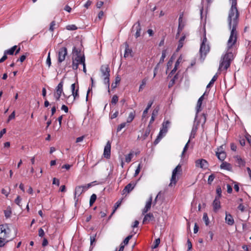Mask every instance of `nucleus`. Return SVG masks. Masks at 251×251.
Segmentation results:
<instances>
[{"label":"nucleus","mask_w":251,"mask_h":251,"mask_svg":"<svg viewBox=\"0 0 251 251\" xmlns=\"http://www.w3.org/2000/svg\"><path fill=\"white\" fill-rule=\"evenodd\" d=\"M231 6L229 11L227 21L228 27L231 30L229 38L227 41V48H231L236 42L239 13L237 8V0H230Z\"/></svg>","instance_id":"nucleus-1"},{"label":"nucleus","mask_w":251,"mask_h":251,"mask_svg":"<svg viewBox=\"0 0 251 251\" xmlns=\"http://www.w3.org/2000/svg\"><path fill=\"white\" fill-rule=\"evenodd\" d=\"M233 59V54L231 52L226 53L222 58L219 65V69H222L223 68L225 70H227L229 67L231 61Z\"/></svg>","instance_id":"nucleus-2"},{"label":"nucleus","mask_w":251,"mask_h":251,"mask_svg":"<svg viewBox=\"0 0 251 251\" xmlns=\"http://www.w3.org/2000/svg\"><path fill=\"white\" fill-rule=\"evenodd\" d=\"M91 183H89L85 185L77 186L75 188L74 193V200L75 201V205H76L77 202L78 201V197L81 195V194H82L88 188H89L91 186Z\"/></svg>","instance_id":"nucleus-3"},{"label":"nucleus","mask_w":251,"mask_h":251,"mask_svg":"<svg viewBox=\"0 0 251 251\" xmlns=\"http://www.w3.org/2000/svg\"><path fill=\"white\" fill-rule=\"evenodd\" d=\"M100 72L102 73V76L103 77V82L109 88V76L110 68L107 65H103L101 66Z\"/></svg>","instance_id":"nucleus-4"},{"label":"nucleus","mask_w":251,"mask_h":251,"mask_svg":"<svg viewBox=\"0 0 251 251\" xmlns=\"http://www.w3.org/2000/svg\"><path fill=\"white\" fill-rule=\"evenodd\" d=\"M72 59V68L74 70H76L78 69V65L84 64L85 61L84 54L82 55V56H73Z\"/></svg>","instance_id":"nucleus-5"},{"label":"nucleus","mask_w":251,"mask_h":251,"mask_svg":"<svg viewBox=\"0 0 251 251\" xmlns=\"http://www.w3.org/2000/svg\"><path fill=\"white\" fill-rule=\"evenodd\" d=\"M67 53V49L66 47H62L59 49L57 57V61L58 63H61L65 60Z\"/></svg>","instance_id":"nucleus-6"},{"label":"nucleus","mask_w":251,"mask_h":251,"mask_svg":"<svg viewBox=\"0 0 251 251\" xmlns=\"http://www.w3.org/2000/svg\"><path fill=\"white\" fill-rule=\"evenodd\" d=\"M11 231L7 224H3L0 225V236H3L4 238H8Z\"/></svg>","instance_id":"nucleus-7"},{"label":"nucleus","mask_w":251,"mask_h":251,"mask_svg":"<svg viewBox=\"0 0 251 251\" xmlns=\"http://www.w3.org/2000/svg\"><path fill=\"white\" fill-rule=\"evenodd\" d=\"M209 50L210 47L208 44L204 45V43H201L200 49L201 57L204 59L207 53L209 51Z\"/></svg>","instance_id":"nucleus-8"},{"label":"nucleus","mask_w":251,"mask_h":251,"mask_svg":"<svg viewBox=\"0 0 251 251\" xmlns=\"http://www.w3.org/2000/svg\"><path fill=\"white\" fill-rule=\"evenodd\" d=\"M181 171V166L180 164H178L173 171L170 185L173 184L174 185L176 184V175L178 173H180Z\"/></svg>","instance_id":"nucleus-9"},{"label":"nucleus","mask_w":251,"mask_h":251,"mask_svg":"<svg viewBox=\"0 0 251 251\" xmlns=\"http://www.w3.org/2000/svg\"><path fill=\"white\" fill-rule=\"evenodd\" d=\"M223 146H221L217 148V151H216V154L218 158L221 160L223 161L226 157V153L223 150Z\"/></svg>","instance_id":"nucleus-10"},{"label":"nucleus","mask_w":251,"mask_h":251,"mask_svg":"<svg viewBox=\"0 0 251 251\" xmlns=\"http://www.w3.org/2000/svg\"><path fill=\"white\" fill-rule=\"evenodd\" d=\"M196 166L202 169H206L208 168V164L206 160L203 159L197 160L195 162Z\"/></svg>","instance_id":"nucleus-11"},{"label":"nucleus","mask_w":251,"mask_h":251,"mask_svg":"<svg viewBox=\"0 0 251 251\" xmlns=\"http://www.w3.org/2000/svg\"><path fill=\"white\" fill-rule=\"evenodd\" d=\"M111 154V143L108 141L104 149L103 156L106 158H109Z\"/></svg>","instance_id":"nucleus-12"},{"label":"nucleus","mask_w":251,"mask_h":251,"mask_svg":"<svg viewBox=\"0 0 251 251\" xmlns=\"http://www.w3.org/2000/svg\"><path fill=\"white\" fill-rule=\"evenodd\" d=\"M135 30L136 32L135 34V38H137L141 35V27L139 21L136 22L132 27V31Z\"/></svg>","instance_id":"nucleus-13"},{"label":"nucleus","mask_w":251,"mask_h":251,"mask_svg":"<svg viewBox=\"0 0 251 251\" xmlns=\"http://www.w3.org/2000/svg\"><path fill=\"white\" fill-rule=\"evenodd\" d=\"M206 93L205 92L198 100L197 106H196V115L195 117V119L197 118L198 113L201 111V106L202 104V102L204 99V96L205 95Z\"/></svg>","instance_id":"nucleus-14"},{"label":"nucleus","mask_w":251,"mask_h":251,"mask_svg":"<svg viewBox=\"0 0 251 251\" xmlns=\"http://www.w3.org/2000/svg\"><path fill=\"white\" fill-rule=\"evenodd\" d=\"M170 124V122L169 121H167L164 122L162 124V126L161 129L160 130L159 134L163 136L165 135L168 131V128Z\"/></svg>","instance_id":"nucleus-15"},{"label":"nucleus","mask_w":251,"mask_h":251,"mask_svg":"<svg viewBox=\"0 0 251 251\" xmlns=\"http://www.w3.org/2000/svg\"><path fill=\"white\" fill-rule=\"evenodd\" d=\"M235 162L239 167H244L246 164V161L240 156L237 155L234 157Z\"/></svg>","instance_id":"nucleus-16"},{"label":"nucleus","mask_w":251,"mask_h":251,"mask_svg":"<svg viewBox=\"0 0 251 251\" xmlns=\"http://www.w3.org/2000/svg\"><path fill=\"white\" fill-rule=\"evenodd\" d=\"M152 196H151L150 198H149V200L148 201H147L146 205L142 210V214L143 215H144L145 213H146L151 209V203H152Z\"/></svg>","instance_id":"nucleus-17"},{"label":"nucleus","mask_w":251,"mask_h":251,"mask_svg":"<svg viewBox=\"0 0 251 251\" xmlns=\"http://www.w3.org/2000/svg\"><path fill=\"white\" fill-rule=\"evenodd\" d=\"M213 210L215 212H216L221 208V204L220 201V199L217 197H215V200L213 202Z\"/></svg>","instance_id":"nucleus-18"},{"label":"nucleus","mask_w":251,"mask_h":251,"mask_svg":"<svg viewBox=\"0 0 251 251\" xmlns=\"http://www.w3.org/2000/svg\"><path fill=\"white\" fill-rule=\"evenodd\" d=\"M226 222L229 226H232L234 223V220L230 214L226 213V218H225Z\"/></svg>","instance_id":"nucleus-19"},{"label":"nucleus","mask_w":251,"mask_h":251,"mask_svg":"<svg viewBox=\"0 0 251 251\" xmlns=\"http://www.w3.org/2000/svg\"><path fill=\"white\" fill-rule=\"evenodd\" d=\"M195 120H196V119H195ZM195 122H196V121H195V123H194V124L193 126L192 127V131H191V134L190 135V137H189V139L190 140L195 138V134H196V133L197 132V131L198 130V123H197V124H195Z\"/></svg>","instance_id":"nucleus-20"},{"label":"nucleus","mask_w":251,"mask_h":251,"mask_svg":"<svg viewBox=\"0 0 251 251\" xmlns=\"http://www.w3.org/2000/svg\"><path fill=\"white\" fill-rule=\"evenodd\" d=\"M154 217L152 213H150L148 214H147L145 215V217L144 218L143 223V224H147L150 221L153 220Z\"/></svg>","instance_id":"nucleus-21"},{"label":"nucleus","mask_w":251,"mask_h":251,"mask_svg":"<svg viewBox=\"0 0 251 251\" xmlns=\"http://www.w3.org/2000/svg\"><path fill=\"white\" fill-rule=\"evenodd\" d=\"M135 186V184L134 183H129L128 184L124 189L123 192V194H125V193H129L131 192L133 189L134 188Z\"/></svg>","instance_id":"nucleus-22"},{"label":"nucleus","mask_w":251,"mask_h":251,"mask_svg":"<svg viewBox=\"0 0 251 251\" xmlns=\"http://www.w3.org/2000/svg\"><path fill=\"white\" fill-rule=\"evenodd\" d=\"M63 81H61L58 84L57 87L56 88V93L58 94V95L61 96L62 93H63Z\"/></svg>","instance_id":"nucleus-23"},{"label":"nucleus","mask_w":251,"mask_h":251,"mask_svg":"<svg viewBox=\"0 0 251 251\" xmlns=\"http://www.w3.org/2000/svg\"><path fill=\"white\" fill-rule=\"evenodd\" d=\"M125 46L126 48L125 50L124 57L126 58L129 56H132V50L129 48L128 45L126 43Z\"/></svg>","instance_id":"nucleus-24"},{"label":"nucleus","mask_w":251,"mask_h":251,"mask_svg":"<svg viewBox=\"0 0 251 251\" xmlns=\"http://www.w3.org/2000/svg\"><path fill=\"white\" fill-rule=\"evenodd\" d=\"M220 168L223 169L230 170L231 167L229 163L224 162L221 164Z\"/></svg>","instance_id":"nucleus-25"},{"label":"nucleus","mask_w":251,"mask_h":251,"mask_svg":"<svg viewBox=\"0 0 251 251\" xmlns=\"http://www.w3.org/2000/svg\"><path fill=\"white\" fill-rule=\"evenodd\" d=\"M135 116V111L131 112L129 114V115H128V117L127 118V120H126L127 123H131L133 120V119H134Z\"/></svg>","instance_id":"nucleus-26"},{"label":"nucleus","mask_w":251,"mask_h":251,"mask_svg":"<svg viewBox=\"0 0 251 251\" xmlns=\"http://www.w3.org/2000/svg\"><path fill=\"white\" fill-rule=\"evenodd\" d=\"M78 90H79V87L78 86L76 88L75 91L73 92L72 93V95L73 96L74 99L71 102V103H72L74 100H78L79 98V96L78 94Z\"/></svg>","instance_id":"nucleus-27"},{"label":"nucleus","mask_w":251,"mask_h":251,"mask_svg":"<svg viewBox=\"0 0 251 251\" xmlns=\"http://www.w3.org/2000/svg\"><path fill=\"white\" fill-rule=\"evenodd\" d=\"M4 213L6 218L10 217L12 213V210L10 206L7 207L6 209L4 211Z\"/></svg>","instance_id":"nucleus-28"},{"label":"nucleus","mask_w":251,"mask_h":251,"mask_svg":"<svg viewBox=\"0 0 251 251\" xmlns=\"http://www.w3.org/2000/svg\"><path fill=\"white\" fill-rule=\"evenodd\" d=\"M81 50L77 49L75 47H74L73 49V53L75 56H82V55L80 54Z\"/></svg>","instance_id":"nucleus-29"},{"label":"nucleus","mask_w":251,"mask_h":251,"mask_svg":"<svg viewBox=\"0 0 251 251\" xmlns=\"http://www.w3.org/2000/svg\"><path fill=\"white\" fill-rule=\"evenodd\" d=\"M16 48L17 46H14L10 49L5 50L4 53L6 54L13 55Z\"/></svg>","instance_id":"nucleus-30"},{"label":"nucleus","mask_w":251,"mask_h":251,"mask_svg":"<svg viewBox=\"0 0 251 251\" xmlns=\"http://www.w3.org/2000/svg\"><path fill=\"white\" fill-rule=\"evenodd\" d=\"M185 39V36L183 35L179 39V42H178V45L177 46V50H180L183 47V43H184V41Z\"/></svg>","instance_id":"nucleus-31"},{"label":"nucleus","mask_w":251,"mask_h":251,"mask_svg":"<svg viewBox=\"0 0 251 251\" xmlns=\"http://www.w3.org/2000/svg\"><path fill=\"white\" fill-rule=\"evenodd\" d=\"M97 199V195L95 194H93L91 195L90 199L89 204L90 206H91L95 202Z\"/></svg>","instance_id":"nucleus-32"},{"label":"nucleus","mask_w":251,"mask_h":251,"mask_svg":"<svg viewBox=\"0 0 251 251\" xmlns=\"http://www.w3.org/2000/svg\"><path fill=\"white\" fill-rule=\"evenodd\" d=\"M217 76L216 75H214L209 83L207 85L206 88L208 89L210 88L214 84V82L217 80Z\"/></svg>","instance_id":"nucleus-33"},{"label":"nucleus","mask_w":251,"mask_h":251,"mask_svg":"<svg viewBox=\"0 0 251 251\" xmlns=\"http://www.w3.org/2000/svg\"><path fill=\"white\" fill-rule=\"evenodd\" d=\"M7 238H4L3 236H0V248L3 247L6 243L8 242V241H6Z\"/></svg>","instance_id":"nucleus-34"},{"label":"nucleus","mask_w":251,"mask_h":251,"mask_svg":"<svg viewBox=\"0 0 251 251\" xmlns=\"http://www.w3.org/2000/svg\"><path fill=\"white\" fill-rule=\"evenodd\" d=\"M133 156V152H130L127 155H126V158H125L126 162L127 163L130 162L131 160V159H132Z\"/></svg>","instance_id":"nucleus-35"},{"label":"nucleus","mask_w":251,"mask_h":251,"mask_svg":"<svg viewBox=\"0 0 251 251\" xmlns=\"http://www.w3.org/2000/svg\"><path fill=\"white\" fill-rule=\"evenodd\" d=\"M206 120V115L204 114H202V115L201 116V119L200 120V122H198L197 123L199 124V123H201L202 126H203L205 124Z\"/></svg>","instance_id":"nucleus-36"},{"label":"nucleus","mask_w":251,"mask_h":251,"mask_svg":"<svg viewBox=\"0 0 251 251\" xmlns=\"http://www.w3.org/2000/svg\"><path fill=\"white\" fill-rule=\"evenodd\" d=\"M215 177V176L214 174H211L208 178L207 182L208 184H211L212 182H213V180L214 179Z\"/></svg>","instance_id":"nucleus-37"},{"label":"nucleus","mask_w":251,"mask_h":251,"mask_svg":"<svg viewBox=\"0 0 251 251\" xmlns=\"http://www.w3.org/2000/svg\"><path fill=\"white\" fill-rule=\"evenodd\" d=\"M203 220L205 222V224L206 226H208L209 225V218H208L207 213H204L203 214Z\"/></svg>","instance_id":"nucleus-38"},{"label":"nucleus","mask_w":251,"mask_h":251,"mask_svg":"<svg viewBox=\"0 0 251 251\" xmlns=\"http://www.w3.org/2000/svg\"><path fill=\"white\" fill-rule=\"evenodd\" d=\"M147 80L148 79L146 78H145L142 80L141 84L139 87V91H141L143 89V87L146 85L147 82Z\"/></svg>","instance_id":"nucleus-39"},{"label":"nucleus","mask_w":251,"mask_h":251,"mask_svg":"<svg viewBox=\"0 0 251 251\" xmlns=\"http://www.w3.org/2000/svg\"><path fill=\"white\" fill-rule=\"evenodd\" d=\"M160 243V238H157L155 239V240L154 242L153 245L152 246V249H156L158 247V245H159Z\"/></svg>","instance_id":"nucleus-40"},{"label":"nucleus","mask_w":251,"mask_h":251,"mask_svg":"<svg viewBox=\"0 0 251 251\" xmlns=\"http://www.w3.org/2000/svg\"><path fill=\"white\" fill-rule=\"evenodd\" d=\"M177 78V75H175V76L171 80V81H170L169 82V85H168V87L169 88H171V87H172L174 84L175 83V80H176V79Z\"/></svg>","instance_id":"nucleus-41"},{"label":"nucleus","mask_w":251,"mask_h":251,"mask_svg":"<svg viewBox=\"0 0 251 251\" xmlns=\"http://www.w3.org/2000/svg\"><path fill=\"white\" fill-rule=\"evenodd\" d=\"M166 50H163L162 51V55L160 59L159 62L158 64L159 63H162L164 62V59L166 57Z\"/></svg>","instance_id":"nucleus-42"},{"label":"nucleus","mask_w":251,"mask_h":251,"mask_svg":"<svg viewBox=\"0 0 251 251\" xmlns=\"http://www.w3.org/2000/svg\"><path fill=\"white\" fill-rule=\"evenodd\" d=\"M56 25V23L54 21H53L51 22L50 24V26L49 28V30L50 31L53 32L55 29V26Z\"/></svg>","instance_id":"nucleus-43"},{"label":"nucleus","mask_w":251,"mask_h":251,"mask_svg":"<svg viewBox=\"0 0 251 251\" xmlns=\"http://www.w3.org/2000/svg\"><path fill=\"white\" fill-rule=\"evenodd\" d=\"M216 193L217 194V196H216V197L218 198V199H220L222 195V189L220 186H218L216 189Z\"/></svg>","instance_id":"nucleus-44"},{"label":"nucleus","mask_w":251,"mask_h":251,"mask_svg":"<svg viewBox=\"0 0 251 251\" xmlns=\"http://www.w3.org/2000/svg\"><path fill=\"white\" fill-rule=\"evenodd\" d=\"M132 235H129L128 236H127L122 243L124 245H127L128 243L129 240L132 238Z\"/></svg>","instance_id":"nucleus-45"},{"label":"nucleus","mask_w":251,"mask_h":251,"mask_svg":"<svg viewBox=\"0 0 251 251\" xmlns=\"http://www.w3.org/2000/svg\"><path fill=\"white\" fill-rule=\"evenodd\" d=\"M126 123H123L121 124L117 128V132L120 131L123 128L126 126Z\"/></svg>","instance_id":"nucleus-46"},{"label":"nucleus","mask_w":251,"mask_h":251,"mask_svg":"<svg viewBox=\"0 0 251 251\" xmlns=\"http://www.w3.org/2000/svg\"><path fill=\"white\" fill-rule=\"evenodd\" d=\"M50 53L49 52L48 54V57L46 60V64L48 65V66L50 67L51 65V58L50 57Z\"/></svg>","instance_id":"nucleus-47"},{"label":"nucleus","mask_w":251,"mask_h":251,"mask_svg":"<svg viewBox=\"0 0 251 251\" xmlns=\"http://www.w3.org/2000/svg\"><path fill=\"white\" fill-rule=\"evenodd\" d=\"M118 101V97L117 95H114L111 100V103L113 104H115Z\"/></svg>","instance_id":"nucleus-48"},{"label":"nucleus","mask_w":251,"mask_h":251,"mask_svg":"<svg viewBox=\"0 0 251 251\" xmlns=\"http://www.w3.org/2000/svg\"><path fill=\"white\" fill-rule=\"evenodd\" d=\"M150 129L149 128H147L145 131V133L143 134V136L142 137L143 140H145L150 134Z\"/></svg>","instance_id":"nucleus-49"},{"label":"nucleus","mask_w":251,"mask_h":251,"mask_svg":"<svg viewBox=\"0 0 251 251\" xmlns=\"http://www.w3.org/2000/svg\"><path fill=\"white\" fill-rule=\"evenodd\" d=\"M190 142V140L189 139L188 141L187 142V143L186 144V145H185L184 148H183V151H182V154L181 155L183 156L184 154V153L187 150L188 148V145L189 144Z\"/></svg>","instance_id":"nucleus-50"},{"label":"nucleus","mask_w":251,"mask_h":251,"mask_svg":"<svg viewBox=\"0 0 251 251\" xmlns=\"http://www.w3.org/2000/svg\"><path fill=\"white\" fill-rule=\"evenodd\" d=\"M21 198L20 196H17V198L15 200V202L19 205L20 207H22V205H21Z\"/></svg>","instance_id":"nucleus-51"},{"label":"nucleus","mask_w":251,"mask_h":251,"mask_svg":"<svg viewBox=\"0 0 251 251\" xmlns=\"http://www.w3.org/2000/svg\"><path fill=\"white\" fill-rule=\"evenodd\" d=\"M15 117V112L14 111L8 117L7 122H9L10 120L14 119Z\"/></svg>","instance_id":"nucleus-52"},{"label":"nucleus","mask_w":251,"mask_h":251,"mask_svg":"<svg viewBox=\"0 0 251 251\" xmlns=\"http://www.w3.org/2000/svg\"><path fill=\"white\" fill-rule=\"evenodd\" d=\"M38 235L41 237H43L44 236L45 232H44V230L42 228H40L39 229V230H38Z\"/></svg>","instance_id":"nucleus-53"},{"label":"nucleus","mask_w":251,"mask_h":251,"mask_svg":"<svg viewBox=\"0 0 251 251\" xmlns=\"http://www.w3.org/2000/svg\"><path fill=\"white\" fill-rule=\"evenodd\" d=\"M163 136H162V135H160L159 133L158 134V135L157 136L156 139H155V140L154 141V144H157L158 143V142L160 141V140H161V139L163 137Z\"/></svg>","instance_id":"nucleus-54"},{"label":"nucleus","mask_w":251,"mask_h":251,"mask_svg":"<svg viewBox=\"0 0 251 251\" xmlns=\"http://www.w3.org/2000/svg\"><path fill=\"white\" fill-rule=\"evenodd\" d=\"M52 184H55L58 186L60 184L59 180L58 179L56 178L55 177H54L53 178Z\"/></svg>","instance_id":"nucleus-55"},{"label":"nucleus","mask_w":251,"mask_h":251,"mask_svg":"<svg viewBox=\"0 0 251 251\" xmlns=\"http://www.w3.org/2000/svg\"><path fill=\"white\" fill-rule=\"evenodd\" d=\"M1 193L2 194L4 195L6 197H7L10 193V191H8L6 190H5V189L3 188L1 190Z\"/></svg>","instance_id":"nucleus-56"},{"label":"nucleus","mask_w":251,"mask_h":251,"mask_svg":"<svg viewBox=\"0 0 251 251\" xmlns=\"http://www.w3.org/2000/svg\"><path fill=\"white\" fill-rule=\"evenodd\" d=\"M183 25L179 24H178V32L177 33L176 36L179 35L180 32L182 30L183 28Z\"/></svg>","instance_id":"nucleus-57"},{"label":"nucleus","mask_w":251,"mask_h":251,"mask_svg":"<svg viewBox=\"0 0 251 251\" xmlns=\"http://www.w3.org/2000/svg\"><path fill=\"white\" fill-rule=\"evenodd\" d=\"M158 111H159V108H155L152 111V116H156L158 114Z\"/></svg>","instance_id":"nucleus-58"},{"label":"nucleus","mask_w":251,"mask_h":251,"mask_svg":"<svg viewBox=\"0 0 251 251\" xmlns=\"http://www.w3.org/2000/svg\"><path fill=\"white\" fill-rule=\"evenodd\" d=\"M141 164H139L137 168V169L135 170V176H136L139 173L140 170H141Z\"/></svg>","instance_id":"nucleus-59"},{"label":"nucleus","mask_w":251,"mask_h":251,"mask_svg":"<svg viewBox=\"0 0 251 251\" xmlns=\"http://www.w3.org/2000/svg\"><path fill=\"white\" fill-rule=\"evenodd\" d=\"M187 244L188 245V250H190L192 248V244L190 240V239H188L187 241Z\"/></svg>","instance_id":"nucleus-60"},{"label":"nucleus","mask_w":251,"mask_h":251,"mask_svg":"<svg viewBox=\"0 0 251 251\" xmlns=\"http://www.w3.org/2000/svg\"><path fill=\"white\" fill-rule=\"evenodd\" d=\"M48 240L47 238H44L43 239V242H42V245L43 247H46L48 245Z\"/></svg>","instance_id":"nucleus-61"},{"label":"nucleus","mask_w":251,"mask_h":251,"mask_svg":"<svg viewBox=\"0 0 251 251\" xmlns=\"http://www.w3.org/2000/svg\"><path fill=\"white\" fill-rule=\"evenodd\" d=\"M91 4H92V1L90 0H88L86 1L85 4L84 5V6L86 8H88V7L91 5Z\"/></svg>","instance_id":"nucleus-62"},{"label":"nucleus","mask_w":251,"mask_h":251,"mask_svg":"<svg viewBox=\"0 0 251 251\" xmlns=\"http://www.w3.org/2000/svg\"><path fill=\"white\" fill-rule=\"evenodd\" d=\"M96 236V235L95 234L94 236H90V244H91V245H92L93 243L96 241V238H95Z\"/></svg>","instance_id":"nucleus-63"},{"label":"nucleus","mask_w":251,"mask_h":251,"mask_svg":"<svg viewBox=\"0 0 251 251\" xmlns=\"http://www.w3.org/2000/svg\"><path fill=\"white\" fill-rule=\"evenodd\" d=\"M232 191V188L229 184L227 185V192L228 193H231Z\"/></svg>","instance_id":"nucleus-64"}]
</instances>
